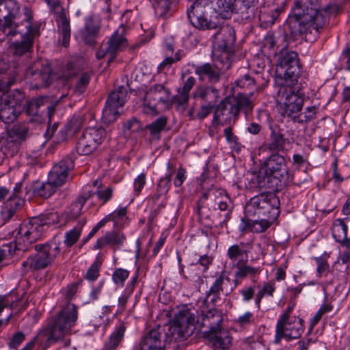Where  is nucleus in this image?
<instances>
[{"label":"nucleus","instance_id":"nucleus-1","mask_svg":"<svg viewBox=\"0 0 350 350\" xmlns=\"http://www.w3.org/2000/svg\"><path fill=\"white\" fill-rule=\"evenodd\" d=\"M319 0H296L286 21L284 38L287 42L316 37L324 27L326 17Z\"/></svg>","mask_w":350,"mask_h":350},{"label":"nucleus","instance_id":"nucleus-2","mask_svg":"<svg viewBox=\"0 0 350 350\" xmlns=\"http://www.w3.org/2000/svg\"><path fill=\"white\" fill-rule=\"evenodd\" d=\"M236 0H196L187 9L189 23L198 30L219 27V17L230 18L236 12Z\"/></svg>","mask_w":350,"mask_h":350},{"label":"nucleus","instance_id":"nucleus-3","mask_svg":"<svg viewBox=\"0 0 350 350\" xmlns=\"http://www.w3.org/2000/svg\"><path fill=\"white\" fill-rule=\"evenodd\" d=\"M252 181L254 187L275 190L285 187L293 179L288 174L286 159L274 153L266 159Z\"/></svg>","mask_w":350,"mask_h":350},{"label":"nucleus","instance_id":"nucleus-4","mask_svg":"<svg viewBox=\"0 0 350 350\" xmlns=\"http://www.w3.org/2000/svg\"><path fill=\"white\" fill-rule=\"evenodd\" d=\"M4 34L10 37L18 34L21 36V40L13 42L10 45L13 55L21 57L32 51L34 39L40 36V25L38 23H33L31 11L25 8L24 18L21 21V25L15 27H5Z\"/></svg>","mask_w":350,"mask_h":350},{"label":"nucleus","instance_id":"nucleus-5","mask_svg":"<svg viewBox=\"0 0 350 350\" xmlns=\"http://www.w3.org/2000/svg\"><path fill=\"white\" fill-rule=\"evenodd\" d=\"M77 318L76 306L68 303L60 312L49 320L46 327L40 330V335L46 337V341L49 345L54 344L70 334Z\"/></svg>","mask_w":350,"mask_h":350},{"label":"nucleus","instance_id":"nucleus-6","mask_svg":"<svg viewBox=\"0 0 350 350\" xmlns=\"http://www.w3.org/2000/svg\"><path fill=\"white\" fill-rule=\"evenodd\" d=\"M280 200L273 193H262L252 198L245 206V217L255 218L269 216L276 219L280 214Z\"/></svg>","mask_w":350,"mask_h":350},{"label":"nucleus","instance_id":"nucleus-7","mask_svg":"<svg viewBox=\"0 0 350 350\" xmlns=\"http://www.w3.org/2000/svg\"><path fill=\"white\" fill-rule=\"evenodd\" d=\"M50 218L55 221L57 219V214L51 213L46 215V219L33 218L28 224H22L15 238V249L27 250L29 245L40 239L44 227L51 224L48 221Z\"/></svg>","mask_w":350,"mask_h":350},{"label":"nucleus","instance_id":"nucleus-8","mask_svg":"<svg viewBox=\"0 0 350 350\" xmlns=\"http://www.w3.org/2000/svg\"><path fill=\"white\" fill-rule=\"evenodd\" d=\"M253 95L251 92L249 94L238 93L228 96L218 105L215 113V118H220L226 116L224 120H228L232 118L235 119L241 110L245 113L252 111L254 107Z\"/></svg>","mask_w":350,"mask_h":350},{"label":"nucleus","instance_id":"nucleus-9","mask_svg":"<svg viewBox=\"0 0 350 350\" xmlns=\"http://www.w3.org/2000/svg\"><path fill=\"white\" fill-rule=\"evenodd\" d=\"M34 247L37 252L36 255L29 256L22 263L24 273L45 269L55 260L60 252L59 243L55 241L38 244Z\"/></svg>","mask_w":350,"mask_h":350},{"label":"nucleus","instance_id":"nucleus-10","mask_svg":"<svg viewBox=\"0 0 350 350\" xmlns=\"http://www.w3.org/2000/svg\"><path fill=\"white\" fill-rule=\"evenodd\" d=\"M300 65L298 54L293 51H282L276 62V75L284 78V88H292L297 82L300 73Z\"/></svg>","mask_w":350,"mask_h":350},{"label":"nucleus","instance_id":"nucleus-11","mask_svg":"<svg viewBox=\"0 0 350 350\" xmlns=\"http://www.w3.org/2000/svg\"><path fill=\"white\" fill-rule=\"evenodd\" d=\"M301 90L279 89L277 100L283 105L282 116L291 118L301 111L304 101V95Z\"/></svg>","mask_w":350,"mask_h":350},{"label":"nucleus","instance_id":"nucleus-12","mask_svg":"<svg viewBox=\"0 0 350 350\" xmlns=\"http://www.w3.org/2000/svg\"><path fill=\"white\" fill-rule=\"evenodd\" d=\"M196 321L195 314L189 309L183 308L180 310L170 328L172 337L175 340H181L189 336L193 333Z\"/></svg>","mask_w":350,"mask_h":350},{"label":"nucleus","instance_id":"nucleus-13","mask_svg":"<svg viewBox=\"0 0 350 350\" xmlns=\"http://www.w3.org/2000/svg\"><path fill=\"white\" fill-rule=\"evenodd\" d=\"M105 137V131L101 127L86 128L78 138L77 152L81 155L92 153Z\"/></svg>","mask_w":350,"mask_h":350},{"label":"nucleus","instance_id":"nucleus-14","mask_svg":"<svg viewBox=\"0 0 350 350\" xmlns=\"http://www.w3.org/2000/svg\"><path fill=\"white\" fill-rule=\"evenodd\" d=\"M224 57L225 59L219 57L213 65L206 63L195 67L196 75L198 76L200 80L207 78L210 83H215L218 82L224 72L228 70L231 66L232 60L228 59V54H224Z\"/></svg>","mask_w":350,"mask_h":350},{"label":"nucleus","instance_id":"nucleus-15","mask_svg":"<svg viewBox=\"0 0 350 350\" xmlns=\"http://www.w3.org/2000/svg\"><path fill=\"white\" fill-rule=\"evenodd\" d=\"M128 92L127 89H113L109 94L103 111V118L105 122L111 123L119 116L118 109L124 105Z\"/></svg>","mask_w":350,"mask_h":350},{"label":"nucleus","instance_id":"nucleus-16","mask_svg":"<svg viewBox=\"0 0 350 350\" xmlns=\"http://www.w3.org/2000/svg\"><path fill=\"white\" fill-rule=\"evenodd\" d=\"M217 31L213 34V43L219 49L222 53L220 58L225 59L224 54H228V59L231 60L234 51V45L236 40L234 29L228 25L218 27Z\"/></svg>","mask_w":350,"mask_h":350},{"label":"nucleus","instance_id":"nucleus-17","mask_svg":"<svg viewBox=\"0 0 350 350\" xmlns=\"http://www.w3.org/2000/svg\"><path fill=\"white\" fill-rule=\"evenodd\" d=\"M304 329L303 320L297 317H293L288 321H278L275 342L279 343L282 338L287 340L299 338Z\"/></svg>","mask_w":350,"mask_h":350},{"label":"nucleus","instance_id":"nucleus-18","mask_svg":"<svg viewBox=\"0 0 350 350\" xmlns=\"http://www.w3.org/2000/svg\"><path fill=\"white\" fill-rule=\"evenodd\" d=\"M47 109L49 122L51 123L52 116L55 111V105L51 104L46 96L33 98L27 103L26 113L31 122L40 123L43 120L44 108Z\"/></svg>","mask_w":350,"mask_h":350},{"label":"nucleus","instance_id":"nucleus-19","mask_svg":"<svg viewBox=\"0 0 350 350\" xmlns=\"http://www.w3.org/2000/svg\"><path fill=\"white\" fill-rule=\"evenodd\" d=\"M236 286V280H230L226 272H221L215 280L209 291L206 293V297L203 301V304L205 305L208 301L214 304L220 299L221 293L228 295L232 292Z\"/></svg>","mask_w":350,"mask_h":350},{"label":"nucleus","instance_id":"nucleus-20","mask_svg":"<svg viewBox=\"0 0 350 350\" xmlns=\"http://www.w3.org/2000/svg\"><path fill=\"white\" fill-rule=\"evenodd\" d=\"M102 23L100 17L90 14L84 18V25L80 29L81 39L87 45H94L100 36Z\"/></svg>","mask_w":350,"mask_h":350},{"label":"nucleus","instance_id":"nucleus-21","mask_svg":"<svg viewBox=\"0 0 350 350\" xmlns=\"http://www.w3.org/2000/svg\"><path fill=\"white\" fill-rule=\"evenodd\" d=\"M74 166L73 159L67 156L53 165L48 178L55 186L59 187L67 181L69 173L74 169Z\"/></svg>","mask_w":350,"mask_h":350},{"label":"nucleus","instance_id":"nucleus-22","mask_svg":"<svg viewBox=\"0 0 350 350\" xmlns=\"http://www.w3.org/2000/svg\"><path fill=\"white\" fill-rule=\"evenodd\" d=\"M19 10V5L16 0H3L0 3V21L4 19L1 26L3 33L5 27H15L21 25V22L16 21Z\"/></svg>","mask_w":350,"mask_h":350},{"label":"nucleus","instance_id":"nucleus-23","mask_svg":"<svg viewBox=\"0 0 350 350\" xmlns=\"http://www.w3.org/2000/svg\"><path fill=\"white\" fill-rule=\"evenodd\" d=\"M164 333L161 326L150 329L139 342V350H164Z\"/></svg>","mask_w":350,"mask_h":350},{"label":"nucleus","instance_id":"nucleus-24","mask_svg":"<svg viewBox=\"0 0 350 350\" xmlns=\"http://www.w3.org/2000/svg\"><path fill=\"white\" fill-rule=\"evenodd\" d=\"M125 27L123 25L111 35L107 42V51H109V57L107 64L113 62L116 57V53L127 46V41L124 37Z\"/></svg>","mask_w":350,"mask_h":350},{"label":"nucleus","instance_id":"nucleus-25","mask_svg":"<svg viewBox=\"0 0 350 350\" xmlns=\"http://www.w3.org/2000/svg\"><path fill=\"white\" fill-rule=\"evenodd\" d=\"M241 219L239 230L242 232L250 230L254 233H260L265 231L275 219H269V216L260 217Z\"/></svg>","mask_w":350,"mask_h":350},{"label":"nucleus","instance_id":"nucleus-26","mask_svg":"<svg viewBox=\"0 0 350 350\" xmlns=\"http://www.w3.org/2000/svg\"><path fill=\"white\" fill-rule=\"evenodd\" d=\"M205 335L212 345L221 350L228 349L232 345L229 332L224 328L208 330Z\"/></svg>","mask_w":350,"mask_h":350},{"label":"nucleus","instance_id":"nucleus-27","mask_svg":"<svg viewBox=\"0 0 350 350\" xmlns=\"http://www.w3.org/2000/svg\"><path fill=\"white\" fill-rule=\"evenodd\" d=\"M125 240L126 236L123 233L116 230L109 231L97 240L94 249L100 250L110 245L116 251L123 245Z\"/></svg>","mask_w":350,"mask_h":350},{"label":"nucleus","instance_id":"nucleus-28","mask_svg":"<svg viewBox=\"0 0 350 350\" xmlns=\"http://www.w3.org/2000/svg\"><path fill=\"white\" fill-rule=\"evenodd\" d=\"M162 90L165 89H150L146 92L142 105V112L151 117L157 116L159 111L156 107V101L159 100V97H162Z\"/></svg>","mask_w":350,"mask_h":350},{"label":"nucleus","instance_id":"nucleus-29","mask_svg":"<svg viewBox=\"0 0 350 350\" xmlns=\"http://www.w3.org/2000/svg\"><path fill=\"white\" fill-rule=\"evenodd\" d=\"M190 89H178V94L170 96L167 89L162 90V94H166L165 97H159L160 102L165 104L167 107L172 106L173 103L177 104L178 107H182L183 109L186 108L187 101L189 99V93Z\"/></svg>","mask_w":350,"mask_h":350},{"label":"nucleus","instance_id":"nucleus-30","mask_svg":"<svg viewBox=\"0 0 350 350\" xmlns=\"http://www.w3.org/2000/svg\"><path fill=\"white\" fill-rule=\"evenodd\" d=\"M25 200L18 196H10L4 204L1 211L2 219L5 221L10 220L16 211L20 210L24 205Z\"/></svg>","mask_w":350,"mask_h":350},{"label":"nucleus","instance_id":"nucleus-31","mask_svg":"<svg viewBox=\"0 0 350 350\" xmlns=\"http://www.w3.org/2000/svg\"><path fill=\"white\" fill-rule=\"evenodd\" d=\"M56 23L58 33L62 36V42L64 47H68L70 43L71 29L70 19L66 17L65 11L62 14H57Z\"/></svg>","mask_w":350,"mask_h":350},{"label":"nucleus","instance_id":"nucleus-32","mask_svg":"<svg viewBox=\"0 0 350 350\" xmlns=\"http://www.w3.org/2000/svg\"><path fill=\"white\" fill-rule=\"evenodd\" d=\"M85 122V118L82 115L73 116L68 122L65 131L59 133V142L66 140L69 137L73 136L77 132L81 130Z\"/></svg>","mask_w":350,"mask_h":350},{"label":"nucleus","instance_id":"nucleus-33","mask_svg":"<svg viewBox=\"0 0 350 350\" xmlns=\"http://www.w3.org/2000/svg\"><path fill=\"white\" fill-rule=\"evenodd\" d=\"M201 316L202 325L208 327V330L221 327L220 325L223 321V317L217 309H211L206 312L202 311Z\"/></svg>","mask_w":350,"mask_h":350},{"label":"nucleus","instance_id":"nucleus-34","mask_svg":"<svg viewBox=\"0 0 350 350\" xmlns=\"http://www.w3.org/2000/svg\"><path fill=\"white\" fill-rule=\"evenodd\" d=\"M19 147L18 142L8 135L0 138V158L13 157L18 152Z\"/></svg>","mask_w":350,"mask_h":350},{"label":"nucleus","instance_id":"nucleus-35","mask_svg":"<svg viewBox=\"0 0 350 350\" xmlns=\"http://www.w3.org/2000/svg\"><path fill=\"white\" fill-rule=\"evenodd\" d=\"M252 249V245L251 243L240 242L229 247L227 251V256L232 261H235L239 258L244 256L247 258Z\"/></svg>","mask_w":350,"mask_h":350},{"label":"nucleus","instance_id":"nucleus-36","mask_svg":"<svg viewBox=\"0 0 350 350\" xmlns=\"http://www.w3.org/2000/svg\"><path fill=\"white\" fill-rule=\"evenodd\" d=\"M247 260H239L236 264L237 271L235 273L237 279H243L246 277L255 278L259 275L261 269L259 267H254L247 265Z\"/></svg>","mask_w":350,"mask_h":350},{"label":"nucleus","instance_id":"nucleus-37","mask_svg":"<svg viewBox=\"0 0 350 350\" xmlns=\"http://www.w3.org/2000/svg\"><path fill=\"white\" fill-rule=\"evenodd\" d=\"M157 16L162 18L170 17L171 14L172 0H149Z\"/></svg>","mask_w":350,"mask_h":350},{"label":"nucleus","instance_id":"nucleus-38","mask_svg":"<svg viewBox=\"0 0 350 350\" xmlns=\"http://www.w3.org/2000/svg\"><path fill=\"white\" fill-rule=\"evenodd\" d=\"M126 330V326L124 323L120 322L113 334L110 336L109 340L105 342V350H114L120 341L122 340L124 332Z\"/></svg>","mask_w":350,"mask_h":350},{"label":"nucleus","instance_id":"nucleus-39","mask_svg":"<svg viewBox=\"0 0 350 350\" xmlns=\"http://www.w3.org/2000/svg\"><path fill=\"white\" fill-rule=\"evenodd\" d=\"M8 135L12 137V138H14V141L18 142L20 146L28 137L29 128L25 124L14 125L8 131Z\"/></svg>","mask_w":350,"mask_h":350},{"label":"nucleus","instance_id":"nucleus-40","mask_svg":"<svg viewBox=\"0 0 350 350\" xmlns=\"http://www.w3.org/2000/svg\"><path fill=\"white\" fill-rule=\"evenodd\" d=\"M16 94H21L18 89H0V106L16 104L19 98H16Z\"/></svg>","mask_w":350,"mask_h":350},{"label":"nucleus","instance_id":"nucleus-41","mask_svg":"<svg viewBox=\"0 0 350 350\" xmlns=\"http://www.w3.org/2000/svg\"><path fill=\"white\" fill-rule=\"evenodd\" d=\"M215 196L218 203L219 209L221 211H226L225 217L227 218L231 211L230 204L231 200L225 190L222 189H218L215 191Z\"/></svg>","mask_w":350,"mask_h":350},{"label":"nucleus","instance_id":"nucleus-42","mask_svg":"<svg viewBox=\"0 0 350 350\" xmlns=\"http://www.w3.org/2000/svg\"><path fill=\"white\" fill-rule=\"evenodd\" d=\"M280 10L276 8L270 11H260L258 14V19L261 23V26L267 28L274 24L277 18L280 14Z\"/></svg>","mask_w":350,"mask_h":350},{"label":"nucleus","instance_id":"nucleus-43","mask_svg":"<svg viewBox=\"0 0 350 350\" xmlns=\"http://www.w3.org/2000/svg\"><path fill=\"white\" fill-rule=\"evenodd\" d=\"M348 226L342 219H338L332 226V235L338 243H342L347 234Z\"/></svg>","mask_w":350,"mask_h":350},{"label":"nucleus","instance_id":"nucleus-44","mask_svg":"<svg viewBox=\"0 0 350 350\" xmlns=\"http://www.w3.org/2000/svg\"><path fill=\"white\" fill-rule=\"evenodd\" d=\"M58 187L51 183L48 178L47 182L38 184L33 188L36 194L43 198H49L57 189Z\"/></svg>","mask_w":350,"mask_h":350},{"label":"nucleus","instance_id":"nucleus-45","mask_svg":"<svg viewBox=\"0 0 350 350\" xmlns=\"http://www.w3.org/2000/svg\"><path fill=\"white\" fill-rule=\"evenodd\" d=\"M317 112V108L316 107H308L305 109L304 112H299L295 116V117H292L291 118L293 120V121L298 123H306L316 118Z\"/></svg>","mask_w":350,"mask_h":350},{"label":"nucleus","instance_id":"nucleus-46","mask_svg":"<svg viewBox=\"0 0 350 350\" xmlns=\"http://www.w3.org/2000/svg\"><path fill=\"white\" fill-rule=\"evenodd\" d=\"M18 115L14 105L0 106V118L6 124L14 122Z\"/></svg>","mask_w":350,"mask_h":350},{"label":"nucleus","instance_id":"nucleus-47","mask_svg":"<svg viewBox=\"0 0 350 350\" xmlns=\"http://www.w3.org/2000/svg\"><path fill=\"white\" fill-rule=\"evenodd\" d=\"M285 139L280 133L272 131L271 135V142L266 145V148L271 151H279L284 148Z\"/></svg>","mask_w":350,"mask_h":350},{"label":"nucleus","instance_id":"nucleus-48","mask_svg":"<svg viewBox=\"0 0 350 350\" xmlns=\"http://www.w3.org/2000/svg\"><path fill=\"white\" fill-rule=\"evenodd\" d=\"M256 5L241 3L234 13L239 14L242 21H251L256 15Z\"/></svg>","mask_w":350,"mask_h":350},{"label":"nucleus","instance_id":"nucleus-49","mask_svg":"<svg viewBox=\"0 0 350 350\" xmlns=\"http://www.w3.org/2000/svg\"><path fill=\"white\" fill-rule=\"evenodd\" d=\"M167 118L166 116H162L157 118L155 121L148 125L146 128L150 131L152 135L159 133L166 126Z\"/></svg>","mask_w":350,"mask_h":350},{"label":"nucleus","instance_id":"nucleus-50","mask_svg":"<svg viewBox=\"0 0 350 350\" xmlns=\"http://www.w3.org/2000/svg\"><path fill=\"white\" fill-rule=\"evenodd\" d=\"M81 226H76L66 233L64 243L68 247L73 245L78 241L81 233Z\"/></svg>","mask_w":350,"mask_h":350},{"label":"nucleus","instance_id":"nucleus-51","mask_svg":"<svg viewBox=\"0 0 350 350\" xmlns=\"http://www.w3.org/2000/svg\"><path fill=\"white\" fill-rule=\"evenodd\" d=\"M167 168L170 170L169 172L166 176L159 182L158 184V191L166 193L170 187V182L172 174L174 172V170L172 168L170 163H167Z\"/></svg>","mask_w":350,"mask_h":350},{"label":"nucleus","instance_id":"nucleus-52","mask_svg":"<svg viewBox=\"0 0 350 350\" xmlns=\"http://www.w3.org/2000/svg\"><path fill=\"white\" fill-rule=\"evenodd\" d=\"M129 276V271L124 269H117L112 275V279L114 283L120 286H123L125 280Z\"/></svg>","mask_w":350,"mask_h":350},{"label":"nucleus","instance_id":"nucleus-53","mask_svg":"<svg viewBox=\"0 0 350 350\" xmlns=\"http://www.w3.org/2000/svg\"><path fill=\"white\" fill-rule=\"evenodd\" d=\"M88 200L87 197L80 196L70 208V215L72 217H77L81 213L82 208Z\"/></svg>","mask_w":350,"mask_h":350},{"label":"nucleus","instance_id":"nucleus-54","mask_svg":"<svg viewBox=\"0 0 350 350\" xmlns=\"http://www.w3.org/2000/svg\"><path fill=\"white\" fill-rule=\"evenodd\" d=\"M212 258L207 255L201 256L198 262L191 266L190 270L191 271H196L200 269V266H201L203 268L202 272H204L208 269V266L212 262Z\"/></svg>","mask_w":350,"mask_h":350},{"label":"nucleus","instance_id":"nucleus-55","mask_svg":"<svg viewBox=\"0 0 350 350\" xmlns=\"http://www.w3.org/2000/svg\"><path fill=\"white\" fill-rule=\"evenodd\" d=\"M142 129V124L137 118H132L128 121L124 126V131H130L131 133H138Z\"/></svg>","mask_w":350,"mask_h":350},{"label":"nucleus","instance_id":"nucleus-56","mask_svg":"<svg viewBox=\"0 0 350 350\" xmlns=\"http://www.w3.org/2000/svg\"><path fill=\"white\" fill-rule=\"evenodd\" d=\"M96 194L97 195L98 200L101 201L103 204H105L111 198L113 195V189L108 187L104 189H99L96 191Z\"/></svg>","mask_w":350,"mask_h":350},{"label":"nucleus","instance_id":"nucleus-57","mask_svg":"<svg viewBox=\"0 0 350 350\" xmlns=\"http://www.w3.org/2000/svg\"><path fill=\"white\" fill-rule=\"evenodd\" d=\"M237 88H248L255 85V79L249 75H245L235 81Z\"/></svg>","mask_w":350,"mask_h":350},{"label":"nucleus","instance_id":"nucleus-58","mask_svg":"<svg viewBox=\"0 0 350 350\" xmlns=\"http://www.w3.org/2000/svg\"><path fill=\"white\" fill-rule=\"evenodd\" d=\"M54 14H62L65 10L60 3V0H44Z\"/></svg>","mask_w":350,"mask_h":350},{"label":"nucleus","instance_id":"nucleus-59","mask_svg":"<svg viewBox=\"0 0 350 350\" xmlns=\"http://www.w3.org/2000/svg\"><path fill=\"white\" fill-rule=\"evenodd\" d=\"M254 315L250 312H246L245 314L239 316L236 320V323L240 326L247 325L254 321Z\"/></svg>","mask_w":350,"mask_h":350},{"label":"nucleus","instance_id":"nucleus-60","mask_svg":"<svg viewBox=\"0 0 350 350\" xmlns=\"http://www.w3.org/2000/svg\"><path fill=\"white\" fill-rule=\"evenodd\" d=\"M99 272V265L97 262H94L92 265V266L88 269L85 278L88 280L94 281L96 280L98 276Z\"/></svg>","mask_w":350,"mask_h":350},{"label":"nucleus","instance_id":"nucleus-61","mask_svg":"<svg viewBox=\"0 0 350 350\" xmlns=\"http://www.w3.org/2000/svg\"><path fill=\"white\" fill-rule=\"evenodd\" d=\"M314 259L318 265L317 270L319 275H321L323 273L328 271L329 265L323 257H316Z\"/></svg>","mask_w":350,"mask_h":350},{"label":"nucleus","instance_id":"nucleus-62","mask_svg":"<svg viewBox=\"0 0 350 350\" xmlns=\"http://www.w3.org/2000/svg\"><path fill=\"white\" fill-rule=\"evenodd\" d=\"M146 183V175L140 174L134 180V189L136 195H139Z\"/></svg>","mask_w":350,"mask_h":350},{"label":"nucleus","instance_id":"nucleus-63","mask_svg":"<svg viewBox=\"0 0 350 350\" xmlns=\"http://www.w3.org/2000/svg\"><path fill=\"white\" fill-rule=\"evenodd\" d=\"M25 338V335L22 332L16 333L10 341V347L13 349H16L23 342Z\"/></svg>","mask_w":350,"mask_h":350},{"label":"nucleus","instance_id":"nucleus-64","mask_svg":"<svg viewBox=\"0 0 350 350\" xmlns=\"http://www.w3.org/2000/svg\"><path fill=\"white\" fill-rule=\"evenodd\" d=\"M340 60L345 64L347 69L350 70V44H347L342 51Z\"/></svg>","mask_w":350,"mask_h":350}]
</instances>
